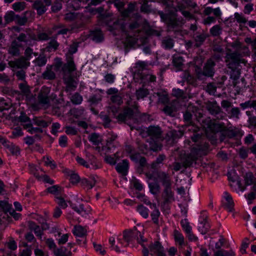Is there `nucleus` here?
Segmentation results:
<instances>
[{
	"mask_svg": "<svg viewBox=\"0 0 256 256\" xmlns=\"http://www.w3.org/2000/svg\"><path fill=\"white\" fill-rule=\"evenodd\" d=\"M139 111L136 104L132 106H124L122 112L117 116L116 118L119 122H124L130 127L132 130L134 128L132 126L131 122H136V117L138 116Z\"/></svg>",
	"mask_w": 256,
	"mask_h": 256,
	"instance_id": "f257e3e1",
	"label": "nucleus"
},
{
	"mask_svg": "<svg viewBox=\"0 0 256 256\" xmlns=\"http://www.w3.org/2000/svg\"><path fill=\"white\" fill-rule=\"evenodd\" d=\"M142 234L137 230L136 228L133 230H125L123 232L124 240L126 242L125 246H127L129 243H132L136 241L143 247L142 250L144 256H148V248L144 244L145 240L143 238Z\"/></svg>",
	"mask_w": 256,
	"mask_h": 256,
	"instance_id": "f03ea898",
	"label": "nucleus"
},
{
	"mask_svg": "<svg viewBox=\"0 0 256 256\" xmlns=\"http://www.w3.org/2000/svg\"><path fill=\"white\" fill-rule=\"evenodd\" d=\"M64 74V81L66 85V90H74L77 86V83L72 76V73L76 70L75 65H63L62 68Z\"/></svg>",
	"mask_w": 256,
	"mask_h": 256,
	"instance_id": "7ed1b4c3",
	"label": "nucleus"
},
{
	"mask_svg": "<svg viewBox=\"0 0 256 256\" xmlns=\"http://www.w3.org/2000/svg\"><path fill=\"white\" fill-rule=\"evenodd\" d=\"M20 42H24L26 45L32 46L30 42L27 40L26 34L20 33L16 40L12 42L8 46V54L12 56H19L20 54V48L22 47V44Z\"/></svg>",
	"mask_w": 256,
	"mask_h": 256,
	"instance_id": "20e7f679",
	"label": "nucleus"
},
{
	"mask_svg": "<svg viewBox=\"0 0 256 256\" xmlns=\"http://www.w3.org/2000/svg\"><path fill=\"white\" fill-rule=\"evenodd\" d=\"M208 148V144L204 143V145H198L194 146L191 150L190 152L188 154L182 162V166L185 168L190 167L194 164L196 163L198 156L201 154V152Z\"/></svg>",
	"mask_w": 256,
	"mask_h": 256,
	"instance_id": "39448f33",
	"label": "nucleus"
},
{
	"mask_svg": "<svg viewBox=\"0 0 256 256\" xmlns=\"http://www.w3.org/2000/svg\"><path fill=\"white\" fill-rule=\"evenodd\" d=\"M50 88L48 87L44 86L42 88L38 96V103L32 104L34 108H47L50 106V98L49 94Z\"/></svg>",
	"mask_w": 256,
	"mask_h": 256,
	"instance_id": "423d86ee",
	"label": "nucleus"
},
{
	"mask_svg": "<svg viewBox=\"0 0 256 256\" xmlns=\"http://www.w3.org/2000/svg\"><path fill=\"white\" fill-rule=\"evenodd\" d=\"M206 108L210 113L214 115L216 119H223L224 113L216 101L208 102L206 103Z\"/></svg>",
	"mask_w": 256,
	"mask_h": 256,
	"instance_id": "0eeeda50",
	"label": "nucleus"
},
{
	"mask_svg": "<svg viewBox=\"0 0 256 256\" xmlns=\"http://www.w3.org/2000/svg\"><path fill=\"white\" fill-rule=\"evenodd\" d=\"M162 196L163 199V202L161 204L162 208L169 210V204L174 200V194L172 190V187L164 188Z\"/></svg>",
	"mask_w": 256,
	"mask_h": 256,
	"instance_id": "6e6552de",
	"label": "nucleus"
},
{
	"mask_svg": "<svg viewBox=\"0 0 256 256\" xmlns=\"http://www.w3.org/2000/svg\"><path fill=\"white\" fill-rule=\"evenodd\" d=\"M148 250V256H166L164 248L158 241L151 242Z\"/></svg>",
	"mask_w": 256,
	"mask_h": 256,
	"instance_id": "1a4fd4ad",
	"label": "nucleus"
},
{
	"mask_svg": "<svg viewBox=\"0 0 256 256\" xmlns=\"http://www.w3.org/2000/svg\"><path fill=\"white\" fill-rule=\"evenodd\" d=\"M32 54L35 56H38V53L33 52V50L28 46L24 50V56H21L18 58L14 62H10L8 64H30L29 60L32 58Z\"/></svg>",
	"mask_w": 256,
	"mask_h": 256,
	"instance_id": "9d476101",
	"label": "nucleus"
},
{
	"mask_svg": "<svg viewBox=\"0 0 256 256\" xmlns=\"http://www.w3.org/2000/svg\"><path fill=\"white\" fill-rule=\"evenodd\" d=\"M146 65H136L134 66L132 72L134 78L136 80H145L148 76V72L145 68Z\"/></svg>",
	"mask_w": 256,
	"mask_h": 256,
	"instance_id": "9b49d317",
	"label": "nucleus"
},
{
	"mask_svg": "<svg viewBox=\"0 0 256 256\" xmlns=\"http://www.w3.org/2000/svg\"><path fill=\"white\" fill-rule=\"evenodd\" d=\"M168 27V31H178L180 30L182 22L172 16H167L165 20Z\"/></svg>",
	"mask_w": 256,
	"mask_h": 256,
	"instance_id": "f8f14e48",
	"label": "nucleus"
},
{
	"mask_svg": "<svg viewBox=\"0 0 256 256\" xmlns=\"http://www.w3.org/2000/svg\"><path fill=\"white\" fill-rule=\"evenodd\" d=\"M195 66V70L198 78H202V76H212L214 75V72L212 66L213 65H204L202 70L199 66Z\"/></svg>",
	"mask_w": 256,
	"mask_h": 256,
	"instance_id": "ddd939ff",
	"label": "nucleus"
},
{
	"mask_svg": "<svg viewBox=\"0 0 256 256\" xmlns=\"http://www.w3.org/2000/svg\"><path fill=\"white\" fill-rule=\"evenodd\" d=\"M206 122H207L206 124L207 127L214 132H222V133L224 130L226 129V126L223 122H220L215 120H212L210 118L206 120Z\"/></svg>",
	"mask_w": 256,
	"mask_h": 256,
	"instance_id": "4468645a",
	"label": "nucleus"
},
{
	"mask_svg": "<svg viewBox=\"0 0 256 256\" xmlns=\"http://www.w3.org/2000/svg\"><path fill=\"white\" fill-rule=\"evenodd\" d=\"M157 177L164 188L172 187V182L169 174L160 171L157 173Z\"/></svg>",
	"mask_w": 256,
	"mask_h": 256,
	"instance_id": "2eb2a0df",
	"label": "nucleus"
},
{
	"mask_svg": "<svg viewBox=\"0 0 256 256\" xmlns=\"http://www.w3.org/2000/svg\"><path fill=\"white\" fill-rule=\"evenodd\" d=\"M226 62H230L233 64H245L246 61L242 58L239 52H234L228 54L226 56Z\"/></svg>",
	"mask_w": 256,
	"mask_h": 256,
	"instance_id": "dca6fc26",
	"label": "nucleus"
},
{
	"mask_svg": "<svg viewBox=\"0 0 256 256\" xmlns=\"http://www.w3.org/2000/svg\"><path fill=\"white\" fill-rule=\"evenodd\" d=\"M12 66L14 74L17 78L22 80H24L26 77V72L24 70L27 68L28 65H10Z\"/></svg>",
	"mask_w": 256,
	"mask_h": 256,
	"instance_id": "f3484780",
	"label": "nucleus"
},
{
	"mask_svg": "<svg viewBox=\"0 0 256 256\" xmlns=\"http://www.w3.org/2000/svg\"><path fill=\"white\" fill-rule=\"evenodd\" d=\"M63 65H50V68H47L46 70L42 73L43 78L49 80H54L56 78V74L52 69H59Z\"/></svg>",
	"mask_w": 256,
	"mask_h": 256,
	"instance_id": "a211bd4d",
	"label": "nucleus"
},
{
	"mask_svg": "<svg viewBox=\"0 0 256 256\" xmlns=\"http://www.w3.org/2000/svg\"><path fill=\"white\" fill-rule=\"evenodd\" d=\"M240 65H228L226 70L230 75V78L234 80H238L240 75Z\"/></svg>",
	"mask_w": 256,
	"mask_h": 256,
	"instance_id": "6ab92c4d",
	"label": "nucleus"
},
{
	"mask_svg": "<svg viewBox=\"0 0 256 256\" xmlns=\"http://www.w3.org/2000/svg\"><path fill=\"white\" fill-rule=\"evenodd\" d=\"M222 204L226 209L229 212H232L234 206V202L232 196L227 192L224 193V200Z\"/></svg>",
	"mask_w": 256,
	"mask_h": 256,
	"instance_id": "aec40b11",
	"label": "nucleus"
},
{
	"mask_svg": "<svg viewBox=\"0 0 256 256\" xmlns=\"http://www.w3.org/2000/svg\"><path fill=\"white\" fill-rule=\"evenodd\" d=\"M208 36V34L204 32H196L194 34H193V38L195 42L194 46L196 48L200 46Z\"/></svg>",
	"mask_w": 256,
	"mask_h": 256,
	"instance_id": "412c9836",
	"label": "nucleus"
},
{
	"mask_svg": "<svg viewBox=\"0 0 256 256\" xmlns=\"http://www.w3.org/2000/svg\"><path fill=\"white\" fill-rule=\"evenodd\" d=\"M71 206L74 211L82 216L89 214L92 210L88 206H84V204H80L78 206L72 204Z\"/></svg>",
	"mask_w": 256,
	"mask_h": 256,
	"instance_id": "4be33fe9",
	"label": "nucleus"
},
{
	"mask_svg": "<svg viewBox=\"0 0 256 256\" xmlns=\"http://www.w3.org/2000/svg\"><path fill=\"white\" fill-rule=\"evenodd\" d=\"M28 228L30 230L34 232L36 236L39 239L42 240V236L44 234V228H41L32 221L28 222Z\"/></svg>",
	"mask_w": 256,
	"mask_h": 256,
	"instance_id": "5701e85b",
	"label": "nucleus"
},
{
	"mask_svg": "<svg viewBox=\"0 0 256 256\" xmlns=\"http://www.w3.org/2000/svg\"><path fill=\"white\" fill-rule=\"evenodd\" d=\"M34 123L40 127L47 128L52 122V118L49 117L46 118L44 120L40 117H35L32 119Z\"/></svg>",
	"mask_w": 256,
	"mask_h": 256,
	"instance_id": "b1692460",
	"label": "nucleus"
},
{
	"mask_svg": "<svg viewBox=\"0 0 256 256\" xmlns=\"http://www.w3.org/2000/svg\"><path fill=\"white\" fill-rule=\"evenodd\" d=\"M186 0H178L176 5H174V2L172 3L171 8L169 10L172 12L174 11H182L188 8Z\"/></svg>",
	"mask_w": 256,
	"mask_h": 256,
	"instance_id": "393cba45",
	"label": "nucleus"
},
{
	"mask_svg": "<svg viewBox=\"0 0 256 256\" xmlns=\"http://www.w3.org/2000/svg\"><path fill=\"white\" fill-rule=\"evenodd\" d=\"M32 8L36 10L37 14L39 16L42 15L47 10L46 6H44L42 0L34 1L32 4Z\"/></svg>",
	"mask_w": 256,
	"mask_h": 256,
	"instance_id": "a878e982",
	"label": "nucleus"
},
{
	"mask_svg": "<svg viewBox=\"0 0 256 256\" xmlns=\"http://www.w3.org/2000/svg\"><path fill=\"white\" fill-rule=\"evenodd\" d=\"M116 168L118 173L126 176L128 168V161L126 159L122 160L116 165Z\"/></svg>",
	"mask_w": 256,
	"mask_h": 256,
	"instance_id": "bb28decb",
	"label": "nucleus"
},
{
	"mask_svg": "<svg viewBox=\"0 0 256 256\" xmlns=\"http://www.w3.org/2000/svg\"><path fill=\"white\" fill-rule=\"evenodd\" d=\"M147 133L152 138H158L160 137L162 132L159 127L150 126L147 130Z\"/></svg>",
	"mask_w": 256,
	"mask_h": 256,
	"instance_id": "cd10ccee",
	"label": "nucleus"
},
{
	"mask_svg": "<svg viewBox=\"0 0 256 256\" xmlns=\"http://www.w3.org/2000/svg\"><path fill=\"white\" fill-rule=\"evenodd\" d=\"M212 13L218 18H220L222 16V12L219 8H212L211 7H206L203 11V14L206 16H209Z\"/></svg>",
	"mask_w": 256,
	"mask_h": 256,
	"instance_id": "c85d7f7f",
	"label": "nucleus"
},
{
	"mask_svg": "<svg viewBox=\"0 0 256 256\" xmlns=\"http://www.w3.org/2000/svg\"><path fill=\"white\" fill-rule=\"evenodd\" d=\"M174 40L170 36H166L162 38V46L166 50L172 49L174 46Z\"/></svg>",
	"mask_w": 256,
	"mask_h": 256,
	"instance_id": "c756f323",
	"label": "nucleus"
},
{
	"mask_svg": "<svg viewBox=\"0 0 256 256\" xmlns=\"http://www.w3.org/2000/svg\"><path fill=\"white\" fill-rule=\"evenodd\" d=\"M150 208L154 209L153 211L150 214L152 220L154 224H158L160 212L156 204L154 203L152 204V206H151Z\"/></svg>",
	"mask_w": 256,
	"mask_h": 256,
	"instance_id": "7c9ffc66",
	"label": "nucleus"
},
{
	"mask_svg": "<svg viewBox=\"0 0 256 256\" xmlns=\"http://www.w3.org/2000/svg\"><path fill=\"white\" fill-rule=\"evenodd\" d=\"M82 183L87 189L92 188L96 184V180L94 176H91L88 179H83Z\"/></svg>",
	"mask_w": 256,
	"mask_h": 256,
	"instance_id": "2f4dec72",
	"label": "nucleus"
},
{
	"mask_svg": "<svg viewBox=\"0 0 256 256\" xmlns=\"http://www.w3.org/2000/svg\"><path fill=\"white\" fill-rule=\"evenodd\" d=\"M203 220L200 222V226H198L199 230L202 234H205L207 232L210 228V224L208 223L206 218L207 216H203Z\"/></svg>",
	"mask_w": 256,
	"mask_h": 256,
	"instance_id": "473e14b6",
	"label": "nucleus"
},
{
	"mask_svg": "<svg viewBox=\"0 0 256 256\" xmlns=\"http://www.w3.org/2000/svg\"><path fill=\"white\" fill-rule=\"evenodd\" d=\"M244 183L246 186L252 185L256 181L255 177L251 172H246L244 176Z\"/></svg>",
	"mask_w": 256,
	"mask_h": 256,
	"instance_id": "72a5a7b5",
	"label": "nucleus"
},
{
	"mask_svg": "<svg viewBox=\"0 0 256 256\" xmlns=\"http://www.w3.org/2000/svg\"><path fill=\"white\" fill-rule=\"evenodd\" d=\"M76 160L77 162L81 166H82L86 168H92L94 170H96L99 168V166L98 164H91L92 167L88 164V162L82 158L77 156L76 158Z\"/></svg>",
	"mask_w": 256,
	"mask_h": 256,
	"instance_id": "f704fd0d",
	"label": "nucleus"
},
{
	"mask_svg": "<svg viewBox=\"0 0 256 256\" xmlns=\"http://www.w3.org/2000/svg\"><path fill=\"white\" fill-rule=\"evenodd\" d=\"M136 4V3L130 2L128 4L127 8L121 12V15L124 18L128 17L130 14L134 10Z\"/></svg>",
	"mask_w": 256,
	"mask_h": 256,
	"instance_id": "c9c22d12",
	"label": "nucleus"
},
{
	"mask_svg": "<svg viewBox=\"0 0 256 256\" xmlns=\"http://www.w3.org/2000/svg\"><path fill=\"white\" fill-rule=\"evenodd\" d=\"M90 36L93 40L98 42H102L104 39L102 32L100 30H96L91 32Z\"/></svg>",
	"mask_w": 256,
	"mask_h": 256,
	"instance_id": "e433bc0d",
	"label": "nucleus"
},
{
	"mask_svg": "<svg viewBox=\"0 0 256 256\" xmlns=\"http://www.w3.org/2000/svg\"><path fill=\"white\" fill-rule=\"evenodd\" d=\"M166 158V156L164 154H159L156 158V160L154 161L151 164V168L152 169H157L160 168V164H162L164 160Z\"/></svg>",
	"mask_w": 256,
	"mask_h": 256,
	"instance_id": "4c0bfd02",
	"label": "nucleus"
},
{
	"mask_svg": "<svg viewBox=\"0 0 256 256\" xmlns=\"http://www.w3.org/2000/svg\"><path fill=\"white\" fill-rule=\"evenodd\" d=\"M59 44L55 39H52L48 43V46L45 48L44 50L48 52L55 51L58 49Z\"/></svg>",
	"mask_w": 256,
	"mask_h": 256,
	"instance_id": "58836bf2",
	"label": "nucleus"
},
{
	"mask_svg": "<svg viewBox=\"0 0 256 256\" xmlns=\"http://www.w3.org/2000/svg\"><path fill=\"white\" fill-rule=\"evenodd\" d=\"M174 238L176 242L178 243L180 246L184 244V238L182 233L177 230H174Z\"/></svg>",
	"mask_w": 256,
	"mask_h": 256,
	"instance_id": "ea45409f",
	"label": "nucleus"
},
{
	"mask_svg": "<svg viewBox=\"0 0 256 256\" xmlns=\"http://www.w3.org/2000/svg\"><path fill=\"white\" fill-rule=\"evenodd\" d=\"M239 133V131L236 129L230 130L226 128V129L224 130L222 134L228 138H233L238 136Z\"/></svg>",
	"mask_w": 256,
	"mask_h": 256,
	"instance_id": "a19ab883",
	"label": "nucleus"
},
{
	"mask_svg": "<svg viewBox=\"0 0 256 256\" xmlns=\"http://www.w3.org/2000/svg\"><path fill=\"white\" fill-rule=\"evenodd\" d=\"M148 94V90L146 88H144V87L138 88L136 90V96L137 100L144 98L147 96Z\"/></svg>",
	"mask_w": 256,
	"mask_h": 256,
	"instance_id": "79ce46f5",
	"label": "nucleus"
},
{
	"mask_svg": "<svg viewBox=\"0 0 256 256\" xmlns=\"http://www.w3.org/2000/svg\"><path fill=\"white\" fill-rule=\"evenodd\" d=\"M88 140L96 146L98 145L102 142L100 134L96 132L92 133L88 136Z\"/></svg>",
	"mask_w": 256,
	"mask_h": 256,
	"instance_id": "37998d69",
	"label": "nucleus"
},
{
	"mask_svg": "<svg viewBox=\"0 0 256 256\" xmlns=\"http://www.w3.org/2000/svg\"><path fill=\"white\" fill-rule=\"evenodd\" d=\"M86 230L82 226H75L73 230V234L76 236L82 238L86 234Z\"/></svg>",
	"mask_w": 256,
	"mask_h": 256,
	"instance_id": "c03bdc74",
	"label": "nucleus"
},
{
	"mask_svg": "<svg viewBox=\"0 0 256 256\" xmlns=\"http://www.w3.org/2000/svg\"><path fill=\"white\" fill-rule=\"evenodd\" d=\"M182 135L183 133L182 131L174 130H170L167 133V136L173 140L181 138Z\"/></svg>",
	"mask_w": 256,
	"mask_h": 256,
	"instance_id": "a18cd8bd",
	"label": "nucleus"
},
{
	"mask_svg": "<svg viewBox=\"0 0 256 256\" xmlns=\"http://www.w3.org/2000/svg\"><path fill=\"white\" fill-rule=\"evenodd\" d=\"M199 130L200 128L194 125H192V128H188V130H192L194 132L193 136H191L192 140L194 142H198L201 138V136L196 133Z\"/></svg>",
	"mask_w": 256,
	"mask_h": 256,
	"instance_id": "49530a36",
	"label": "nucleus"
},
{
	"mask_svg": "<svg viewBox=\"0 0 256 256\" xmlns=\"http://www.w3.org/2000/svg\"><path fill=\"white\" fill-rule=\"evenodd\" d=\"M222 28L220 26L216 24L210 29V32L212 36H218L222 34Z\"/></svg>",
	"mask_w": 256,
	"mask_h": 256,
	"instance_id": "de8ad7c7",
	"label": "nucleus"
},
{
	"mask_svg": "<svg viewBox=\"0 0 256 256\" xmlns=\"http://www.w3.org/2000/svg\"><path fill=\"white\" fill-rule=\"evenodd\" d=\"M148 0H140L138 2L141 4L140 10L144 13H148L151 11L150 6L148 4Z\"/></svg>",
	"mask_w": 256,
	"mask_h": 256,
	"instance_id": "09e8293b",
	"label": "nucleus"
},
{
	"mask_svg": "<svg viewBox=\"0 0 256 256\" xmlns=\"http://www.w3.org/2000/svg\"><path fill=\"white\" fill-rule=\"evenodd\" d=\"M162 146L161 144L157 140H152L150 142L149 148L150 150H152L154 152L160 150L162 148Z\"/></svg>",
	"mask_w": 256,
	"mask_h": 256,
	"instance_id": "8fccbe9b",
	"label": "nucleus"
},
{
	"mask_svg": "<svg viewBox=\"0 0 256 256\" xmlns=\"http://www.w3.org/2000/svg\"><path fill=\"white\" fill-rule=\"evenodd\" d=\"M110 100L112 103L116 104L118 106H120L123 103L122 96L120 93L118 94L112 96Z\"/></svg>",
	"mask_w": 256,
	"mask_h": 256,
	"instance_id": "3c124183",
	"label": "nucleus"
},
{
	"mask_svg": "<svg viewBox=\"0 0 256 256\" xmlns=\"http://www.w3.org/2000/svg\"><path fill=\"white\" fill-rule=\"evenodd\" d=\"M240 106L243 109L252 108L256 109V100H249L240 104Z\"/></svg>",
	"mask_w": 256,
	"mask_h": 256,
	"instance_id": "603ef678",
	"label": "nucleus"
},
{
	"mask_svg": "<svg viewBox=\"0 0 256 256\" xmlns=\"http://www.w3.org/2000/svg\"><path fill=\"white\" fill-rule=\"evenodd\" d=\"M70 100L74 104H80L82 101V97L78 92H76L72 96Z\"/></svg>",
	"mask_w": 256,
	"mask_h": 256,
	"instance_id": "864d4df0",
	"label": "nucleus"
},
{
	"mask_svg": "<svg viewBox=\"0 0 256 256\" xmlns=\"http://www.w3.org/2000/svg\"><path fill=\"white\" fill-rule=\"evenodd\" d=\"M137 210L139 214L144 218H148V210L143 205L140 204L137 207Z\"/></svg>",
	"mask_w": 256,
	"mask_h": 256,
	"instance_id": "5fc2aeb1",
	"label": "nucleus"
},
{
	"mask_svg": "<svg viewBox=\"0 0 256 256\" xmlns=\"http://www.w3.org/2000/svg\"><path fill=\"white\" fill-rule=\"evenodd\" d=\"M16 16L14 12L12 11H10L6 13L4 17L5 20V24H9L12 21H15Z\"/></svg>",
	"mask_w": 256,
	"mask_h": 256,
	"instance_id": "6e6d98bb",
	"label": "nucleus"
},
{
	"mask_svg": "<svg viewBox=\"0 0 256 256\" xmlns=\"http://www.w3.org/2000/svg\"><path fill=\"white\" fill-rule=\"evenodd\" d=\"M43 160L46 166H50L52 170L56 168V164L55 162L52 160L50 157L48 156H44L43 157Z\"/></svg>",
	"mask_w": 256,
	"mask_h": 256,
	"instance_id": "4d7b16f0",
	"label": "nucleus"
},
{
	"mask_svg": "<svg viewBox=\"0 0 256 256\" xmlns=\"http://www.w3.org/2000/svg\"><path fill=\"white\" fill-rule=\"evenodd\" d=\"M6 246L11 250H15L17 248V244L14 238L10 237L6 242Z\"/></svg>",
	"mask_w": 256,
	"mask_h": 256,
	"instance_id": "13d9d810",
	"label": "nucleus"
},
{
	"mask_svg": "<svg viewBox=\"0 0 256 256\" xmlns=\"http://www.w3.org/2000/svg\"><path fill=\"white\" fill-rule=\"evenodd\" d=\"M26 2H18L12 4L13 9L16 12H20L24 9Z\"/></svg>",
	"mask_w": 256,
	"mask_h": 256,
	"instance_id": "bf43d9fd",
	"label": "nucleus"
},
{
	"mask_svg": "<svg viewBox=\"0 0 256 256\" xmlns=\"http://www.w3.org/2000/svg\"><path fill=\"white\" fill-rule=\"evenodd\" d=\"M19 88L23 94L26 96H28L30 94V91L29 86L26 84V83H20L19 84Z\"/></svg>",
	"mask_w": 256,
	"mask_h": 256,
	"instance_id": "052dcab7",
	"label": "nucleus"
},
{
	"mask_svg": "<svg viewBox=\"0 0 256 256\" xmlns=\"http://www.w3.org/2000/svg\"><path fill=\"white\" fill-rule=\"evenodd\" d=\"M102 96L100 94H94L90 97L88 102L91 104H96L102 100Z\"/></svg>",
	"mask_w": 256,
	"mask_h": 256,
	"instance_id": "680f3d73",
	"label": "nucleus"
},
{
	"mask_svg": "<svg viewBox=\"0 0 256 256\" xmlns=\"http://www.w3.org/2000/svg\"><path fill=\"white\" fill-rule=\"evenodd\" d=\"M61 188L60 186L58 185H54L53 186H50L46 189V190L48 192L58 195L60 192Z\"/></svg>",
	"mask_w": 256,
	"mask_h": 256,
	"instance_id": "e2e57ef3",
	"label": "nucleus"
},
{
	"mask_svg": "<svg viewBox=\"0 0 256 256\" xmlns=\"http://www.w3.org/2000/svg\"><path fill=\"white\" fill-rule=\"evenodd\" d=\"M180 224L182 229L186 233L190 232V231L192 230V227L190 226L187 219L182 220L180 221Z\"/></svg>",
	"mask_w": 256,
	"mask_h": 256,
	"instance_id": "0e129e2a",
	"label": "nucleus"
},
{
	"mask_svg": "<svg viewBox=\"0 0 256 256\" xmlns=\"http://www.w3.org/2000/svg\"><path fill=\"white\" fill-rule=\"evenodd\" d=\"M70 112L72 116H73L76 118H78L83 114L84 110L82 109L74 108L70 110Z\"/></svg>",
	"mask_w": 256,
	"mask_h": 256,
	"instance_id": "69168bd1",
	"label": "nucleus"
},
{
	"mask_svg": "<svg viewBox=\"0 0 256 256\" xmlns=\"http://www.w3.org/2000/svg\"><path fill=\"white\" fill-rule=\"evenodd\" d=\"M70 252V251L68 250L65 247L62 246L60 248H56L54 253L56 256H62L66 254V252Z\"/></svg>",
	"mask_w": 256,
	"mask_h": 256,
	"instance_id": "338daca9",
	"label": "nucleus"
},
{
	"mask_svg": "<svg viewBox=\"0 0 256 256\" xmlns=\"http://www.w3.org/2000/svg\"><path fill=\"white\" fill-rule=\"evenodd\" d=\"M232 252H228L223 250H218L214 252V256H234Z\"/></svg>",
	"mask_w": 256,
	"mask_h": 256,
	"instance_id": "774afa93",
	"label": "nucleus"
}]
</instances>
